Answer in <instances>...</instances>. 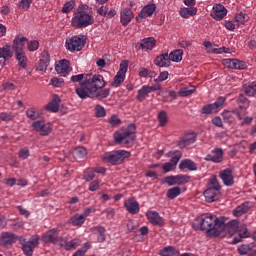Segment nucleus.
I'll return each mask as SVG.
<instances>
[{"instance_id":"obj_1","label":"nucleus","mask_w":256,"mask_h":256,"mask_svg":"<svg viewBox=\"0 0 256 256\" xmlns=\"http://www.w3.org/2000/svg\"><path fill=\"white\" fill-rule=\"evenodd\" d=\"M106 82L100 74H86L85 81L80 83V86L75 89L76 95L80 99H98L103 101L107 99L111 93V89L103 88Z\"/></svg>"},{"instance_id":"obj_2","label":"nucleus","mask_w":256,"mask_h":256,"mask_svg":"<svg viewBox=\"0 0 256 256\" xmlns=\"http://www.w3.org/2000/svg\"><path fill=\"white\" fill-rule=\"evenodd\" d=\"M192 227L195 231H205L207 237H219L225 231V221L213 214L206 213L196 217Z\"/></svg>"},{"instance_id":"obj_3","label":"nucleus","mask_w":256,"mask_h":256,"mask_svg":"<svg viewBox=\"0 0 256 256\" xmlns=\"http://www.w3.org/2000/svg\"><path fill=\"white\" fill-rule=\"evenodd\" d=\"M93 23H95L93 9L87 4L78 8L71 21L72 27H76V29H85V27H89Z\"/></svg>"},{"instance_id":"obj_4","label":"nucleus","mask_w":256,"mask_h":256,"mask_svg":"<svg viewBox=\"0 0 256 256\" xmlns=\"http://www.w3.org/2000/svg\"><path fill=\"white\" fill-rule=\"evenodd\" d=\"M137 131V126L135 124H129L125 130L115 132L114 140L118 145H126V147H131L137 139L135 134Z\"/></svg>"},{"instance_id":"obj_5","label":"nucleus","mask_w":256,"mask_h":256,"mask_svg":"<svg viewBox=\"0 0 256 256\" xmlns=\"http://www.w3.org/2000/svg\"><path fill=\"white\" fill-rule=\"evenodd\" d=\"M221 195V184L217 180V176L213 175L208 179V188L204 191V197L207 203L217 201Z\"/></svg>"},{"instance_id":"obj_6","label":"nucleus","mask_w":256,"mask_h":256,"mask_svg":"<svg viewBox=\"0 0 256 256\" xmlns=\"http://www.w3.org/2000/svg\"><path fill=\"white\" fill-rule=\"evenodd\" d=\"M39 235H33L27 239L23 236L18 237L17 241H19L20 245H22V251L26 256H33V251L39 245Z\"/></svg>"},{"instance_id":"obj_7","label":"nucleus","mask_w":256,"mask_h":256,"mask_svg":"<svg viewBox=\"0 0 256 256\" xmlns=\"http://www.w3.org/2000/svg\"><path fill=\"white\" fill-rule=\"evenodd\" d=\"M131 157V152L127 150H117L114 153H105L103 161L110 163L111 165H121L125 159Z\"/></svg>"},{"instance_id":"obj_8","label":"nucleus","mask_w":256,"mask_h":256,"mask_svg":"<svg viewBox=\"0 0 256 256\" xmlns=\"http://www.w3.org/2000/svg\"><path fill=\"white\" fill-rule=\"evenodd\" d=\"M167 157H172L169 162H166L163 164L162 168L165 173H169V171H173L174 167H177V163L181 160V157H183V153L181 151H169L167 153Z\"/></svg>"},{"instance_id":"obj_9","label":"nucleus","mask_w":256,"mask_h":256,"mask_svg":"<svg viewBox=\"0 0 256 256\" xmlns=\"http://www.w3.org/2000/svg\"><path fill=\"white\" fill-rule=\"evenodd\" d=\"M65 47L71 52L81 51L85 47V39L81 36H73L72 38L66 39Z\"/></svg>"},{"instance_id":"obj_10","label":"nucleus","mask_w":256,"mask_h":256,"mask_svg":"<svg viewBox=\"0 0 256 256\" xmlns=\"http://www.w3.org/2000/svg\"><path fill=\"white\" fill-rule=\"evenodd\" d=\"M127 67H129L128 62H121L120 69L114 77L113 82L111 83L112 87H120L121 83L125 81V73H127Z\"/></svg>"},{"instance_id":"obj_11","label":"nucleus","mask_w":256,"mask_h":256,"mask_svg":"<svg viewBox=\"0 0 256 256\" xmlns=\"http://www.w3.org/2000/svg\"><path fill=\"white\" fill-rule=\"evenodd\" d=\"M32 127L34 131H37L38 133H40L42 137L49 135L53 129V127L51 126V123H45V121H41V120L33 122Z\"/></svg>"},{"instance_id":"obj_12","label":"nucleus","mask_w":256,"mask_h":256,"mask_svg":"<svg viewBox=\"0 0 256 256\" xmlns=\"http://www.w3.org/2000/svg\"><path fill=\"white\" fill-rule=\"evenodd\" d=\"M42 241L44 243H52L53 245H59V229L53 228L48 230L42 235Z\"/></svg>"},{"instance_id":"obj_13","label":"nucleus","mask_w":256,"mask_h":256,"mask_svg":"<svg viewBox=\"0 0 256 256\" xmlns=\"http://www.w3.org/2000/svg\"><path fill=\"white\" fill-rule=\"evenodd\" d=\"M219 177L222 180L223 184L226 185V187H232V185L235 183L233 177V170H231V168H226L220 171Z\"/></svg>"},{"instance_id":"obj_14","label":"nucleus","mask_w":256,"mask_h":256,"mask_svg":"<svg viewBox=\"0 0 256 256\" xmlns=\"http://www.w3.org/2000/svg\"><path fill=\"white\" fill-rule=\"evenodd\" d=\"M247 237H251V232L247 229V225H239L238 235L233 238L232 245H237V243H241L242 239H247Z\"/></svg>"},{"instance_id":"obj_15","label":"nucleus","mask_w":256,"mask_h":256,"mask_svg":"<svg viewBox=\"0 0 256 256\" xmlns=\"http://www.w3.org/2000/svg\"><path fill=\"white\" fill-rule=\"evenodd\" d=\"M19 239V236L11 232H3L0 235V245L1 247H7V245H13Z\"/></svg>"},{"instance_id":"obj_16","label":"nucleus","mask_w":256,"mask_h":256,"mask_svg":"<svg viewBox=\"0 0 256 256\" xmlns=\"http://www.w3.org/2000/svg\"><path fill=\"white\" fill-rule=\"evenodd\" d=\"M124 207L128 213L131 215H137L139 213V202L135 199V197H131L124 202Z\"/></svg>"},{"instance_id":"obj_17","label":"nucleus","mask_w":256,"mask_h":256,"mask_svg":"<svg viewBox=\"0 0 256 256\" xmlns=\"http://www.w3.org/2000/svg\"><path fill=\"white\" fill-rule=\"evenodd\" d=\"M195 141H197V135L195 133H188L178 141L177 146L180 149H185L188 145H193Z\"/></svg>"},{"instance_id":"obj_18","label":"nucleus","mask_w":256,"mask_h":256,"mask_svg":"<svg viewBox=\"0 0 256 256\" xmlns=\"http://www.w3.org/2000/svg\"><path fill=\"white\" fill-rule=\"evenodd\" d=\"M155 9H157L155 4L145 6L136 17L137 23H141V21H143V19H147V17H151V15L155 13Z\"/></svg>"},{"instance_id":"obj_19","label":"nucleus","mask_w":256,"mask_h":256,"mask_svg":"<svg viewBox=\"0 0 256 256\" xmlns=\"http://www.w3.org/2000/svg\"><path fill=\"white\" fill-rule=\"evenodd\" d=\"M223 65L228 67V69H247V64L241 60L237 59H225L223 60Z\"/></svg>"},{"instance_id":"obj_20","label":"nucleus","mask_w":256,"mask_h":256,"mask_svg":"<svg viewBox=\"0 0 256 256\" xmlns=\"http://www.w3.org/2000/svg\"><path fill=\"white\" fill-rule=\"evenodd\" d=\"M212 153L213 155L207 154L205 156V161H211L212 163H221L223 161V149L214 148Z\"/></svg>"},{"instance_id":"obj_21","label":"nucleus","mask_w":256,"mask_h":256,"mask_svg":"<svg viewBox=\"0 0 256 256\" xmlns=\"http://www.w3.org/2000/svg\"><path fill=\"white\" fill-rule=\"evenodd\" d=\"M225 15H227V9L225 8V6H223V4H216L213 7V11L211 13V17H213V19H215L216 21H221V19H223Z\"/></svg>"},{"instance_id":"obj_22","label":"nucleus","mask_w":256,"mask_h":256,"mask_svg":"<svg viewBox=\"0 0 256 256\" xmlns=\"http://www.w3.org/2000/svg\"><path fill=\"white\" fill-rule=\"evenodd\" d=\"M25 43H27V38L17 36L13 41L12 49L15 54L25 53Z\"/></svg>"},{"instance_id":"obj_23","label":"nucleus","mask_w":256,"mask_h":256,"mask_svg":"<svg viewBox=\"0 0 256 256\" xmlns=\"http://www.w3.org/2000/svg\"><path fill=\"white\" fill-rule=\"evenodd\" d=\"M146 217L152 225H157L158 227H163V218L160 217L157 211H148Z\"/></svg>"},{"instance_id":"obj_24","label":"nucleus","mask_w":256,"mask_h":256,"mask_svg":"<svg viewBox=\"0 0 256 256\" xmlns=\"http://www.w3.org/2000/svg\"><path fill=\"white\" fill-rule=\"evenodd\" d=\"M69 65H71L69 60H66V59L60 60L58 64H56V67H55L56 72L59 75H62V77H67V75L69 74Z\"/></svg>"},{"instance_id":"obj_25","label":"nucleus","mask_w":256,"mask_h":256,"mask_svg":"<svg viewBox=\"0 0 256 256\" xmlns=\"http://www.w3.org/2000/svg\"><path fill=\"white\" fill-rule=\"evenodd\" d=\"M154 64L157 65V67H169V65H171L169 53H163L157 56L154 60Z\"/></svg>"},{"instance_id":"obj_26","label":"nucleus","mask_w":256,"mask_h":256,"mask_svg":"<svg viewBox=\"0 0 256 256\" xmlns=\"http://www.w3.org/2000/svg\"><path fill=\"white\" fill-rule=\"evenodd\" d=\"M133 17H135V14H133L131 9H124L120 14V22L123 27H127L131 23Z\"/></svg>"},{"instance_id":"obj_27","label":"nucleus","mask_w":256,"mask_h":256,"mask_svg":"<svg viewBox=\"0 0 256 256\" xmlns=\"http://www.w3.org/2000/svg\"><path fill=\"white\" fill-rule=\"evenodd\" d=\"M178 169H180V171H185V169H187V171H197V163L191 159H183L180 161Z\"/></svg>"},{"instance_id":"obj_28","label":"nucleus","mask_w":256,"mask_h":256,"mask_svg":"<svg viewBox=\"0 0 256 256\" xmlns=\"http://www.w3.org/2000/svg\"><path fill=\"white\" fill-rule=\"evenodd\" d=\"M51 58L49 57V52L43 51L40 56L38 71H47Z\"/></svg>"},{"instance_id":"obj_29","label":"nucleus","mask_w":256,"mask_h":256,"mask_svg":"<svg viewBox=\"0 0 256 256\" xmlns=\"http://www.w3.org/2000/svg\"><path fill=\"white\" fill-rule=\"evenodd\" d=\"M251 209V202L246 201L233 210L234 217H241Z\"/></svg>"},{"instance_id":"obj_30","label":"nucleus","mask_w":256,"mask_h":256,"mask_svg":"<svg viewBox=\"0 0 256 256\" xmlns=\"http://www.w3.org/2000/svg\"><path fill=\"white\" fill-rule=\"evenodd\" d=\"M59 103H61V98L56 96L51 102L44 106V109H46V111H50L51 113H57V111H59Z\"/></svg>"},{"instance_id":"obj_31","label":"nucleus","mask_w":256,"mask_h":256,"mask_svg":"<svg viewBox=\"0 0 256 256\" xmlns=\"http://www.w3.org/2000/svg\"><path fill=\"white\" fill-rule=\"evenodd\" d=\"M225 229L228 231V235L230 237H233V235H235V233H237V231L239 230V222L236 220H231L230 222L225 224L224 231Z\"/></svg>"},{"instance_id":"obj_32","label":"nucleus","mask_w":256,"mask_h":256,"mask_svg":"<svg viewBox=\"0 0 256 256\" xmlns=\"http://www.w3.org/2000/svg\"><path fill=\"white\" fill-rule=\"evenodd\" d=\"M179 14L183 17V19H189V17H194L197 15V7H188V8H181Z\"/></svg>"},{"instance_id":"obj_33","label":"nucleus","mask_w":256,"mask_h":256,"mask_svg":"<svg viewBox=\"0 0 256 256\" xmlns=\"http://www.w3.org/2000/svg\"><path fill=\"white\" fill-rule=\"evenodd\" d=\"M161 256H179L180 252L179 249L175 248L174 246H167L160 250Z\"/></svg>"},{"instance_id":"obj_34","label":"nucleus","mask_w":256,"mask_h":256,"mask_svg":"<svg viewBox=\"0 0 256 256\" xmlns=\"http://www.w3.org/2000/svg\"><path fill=\"white\" fill-rule=\"evenodd\" d=\"M243 91L248 95V97H253L256 95V82H248L243 85Z\"/></svg>"},{"instance_id":"obj_35","label":"nucleus","mask_w":256,"mask_h":256,"mask_svg":"<svg viewBox=\"0 0 256 256\" xmlns=\"http://www.w3.org/2000/svg\"><path fill=\"white\" fill-rule=\"evenodd\" d=\"M155 43L156 40L153 37L144 38L141 40L140 47L151 51L155 47Z\"/></svg>"},{"instance_id":"obj_36","label":"nucleus","mask_w":256,"mask_h":256,"mask_svg":"<svg viewBox=\"0 0 256 256\" xmlns=\"http://www.w3.org/2000/svg\"><path fill=\"white\" fill-rule=\"evenodd\" d=\"M73 156L76 161H79L80 159H85V157H87V149L83 146H78L73 151Z\"/></svg>"},{"instance_id":"obj_37","label":"nucleus","mask_w":256,"mask_h":256,"mask_svg":"<svg viewBox=\"0 0 256 256\" xmlns=\"http://www.w3.org/2000/svg\"><path fill=\"white\" fill-rule=\"evenodd\" d=\"M13 57V50H11L10 45H4L3 48L0 47V59H11Z\"/></svg>"},{"instance_id":"obj_38","label":"nucleus","mask_w":256,"mask_h":256,"mask_svg":"<svg viewBox=\"0 0 256 256\" xmlns=\"http://www.w3.org/2000/svg\"><path fill=\"white\" fill-rule=\"evenodd\" d=\"M234 115H236V117H238L239 121L241 122V127H245V125H251V123H253V117L251 116H246L243 118V116L241 115V112L234 110L233 111Z\"/></svg>"},{"instance_id":"obj_39","label":"nucleus","mask_w":256,"mask_h":256,"mask_svg":"<svg viewBox=\"0 0 256 256\" xmlns=\"http://www.w3.org/2000/svg\"><path fill=\"white\" fill-rule=\"evenodd\" d=\"M149 85L143 86L140 90H138V94L136 96L137 101L143 102L144 99H147L149 97Z\"/></svg>"},{"instance_id":"obj_40","label":"nucleus","mask_w":256,"mask_h":256,"mask_svg":"<svg viewBox=\"0 0 256 256\" xmlns=\"http://www.w3.org/2000/svg\"><path fill=\"white\" fill-rule=\"evenodd\" d=\"M90 231H97L99 233V235L97 237L98 243H103L105 241V239H106L105 227H103V226H94V227L90 228Z\"/></svg>"},{"instance_id":"obj_41","label":"nucleus","mask_w":256,"mask_h":256,"mask_svg":"<svg viewBox=\"0 0 256 256\" xmlns=\"http://www.w3.org/2000/svg\"><path fill=\"white\" fill-rule=\"evenodd\" d=\"M15 55H16V60L18 61L19 67H21V69H27V55L25 54V52H20Z\"/></svg>"},{"instance_id":"obj_42","label":"nucleus","mask_w":256,"mask_h":256,"mask_svg":"<svg viewBox=\"0 0 256 256\" xmlns=\"http://www.w3.org/2000/svg\"><path fill=\"white\" fill-rule=\"evenodd\" d=\"M202 115H213L219 113V110L214 106V104H207L201 109Z\"/></svg>"},{"instance_id":"obj_43","label":"nucleus","mask_w":256,"mask_h":256,"mask_svg":"<svg viewBox=\"0 0 256 256\" xmlns=\"http://www.w3.org/2000/svg\"><path fill=\"white\" fill-rule=\"evenodd\" d=\"M169 57L170 61H174V63H179L183 59V50H174L169 54Z\"/></svg>"},{"instance_id":"obj_44","label":"nucleus","mask_w":256,"mask_h":256,"mask_svg":"<svg viewBox=\"0 0 256 256\" xmlns=\"http://www.w3.org/2000/svg\"><path fill=\"white\" fill-rule=\"evenodd\" d=\"M71 223L76 227H81L85 223V216L83 214H76L70 218Z\"/></svg>"},{"instance_id":"obj_45","label":"nucleus","mask_w":256,"mask_h":256,"mask_svg":"<svg viewBox=\"0 0 256 256\" xmlns=\"http://www.w3.org/2000/svg\"><path fill=\"white\" fill-rule=\"evenodd\" d=\"M26 115L28 119H31L32 121H35L41 117V112L37 111L35 108H28L26 110Z\"/></svg>"},{"instance_id":"obj_46","label":"nucleus","mask_w":256,"mask_h":256,"mask_svg":"<svg viewBox=\"0 0 256 256\" xmlns=\"http://www.w3.org/2000/svg\"><path fill=\"white\" fill-rule=\"evenodd\" d=\"M166 195H167L168 199H177V197H179V195H181V188H179L177 186L170 188L167 191Z\"/></svg>"},{"instance_id":"obj_47","label":"nucleus","mask_w":256,"mask_h":256,"mask_svg":"<svg viewBox=\"0 0 256 256\" xmlns=\"http://www.w3.org/2000/svg\"><path fill=\"white\" fill-rule=\"evenodd\" d=\"M158 121H159V126L160 127H165L169 121V117L167 116V112L165 111H160L158 114Z\"/></svg>"},{"instance_id":"obj_48","label":"nucleus","mask_w":256,"mask_h":256,"mask_svg":"<svg viewBox=\"0 0 256 256\" xmlns=\"http://www.w3.org/2000/svg\"><path fill=\"white\" fill-rule=\"evenodd\" d=\"M251 247L252 244H242L238 246L237 251L239 255H247L248 253H251Z\"/></svg>"},{"instance_id":"obj_49","label":"nucleus","mask_w":256,"mask_h":256,"mask_svg":"<svg viewBox=\"0 0 256 256\" xmlns=\"http://www.w3.org/2000/svg\"><path fill=\"white\" fill-rule=\"evenodd\" d=\"M176 185H185V183H189L191 177L187 175H176Z\"/></svg>"},{"instance_id":"obj_50","label":"nucleus","mask_w":256,"mask_h":256,"mask_svg":"<svg viewBox=\"0 0 256 256\" xmlns=\"http://www.w3.org/2000/svg\"><path fill=\"white\" fill-rule=\"evenodd\" d=\"M31 3H33V0H20L17 4V7H19L23 11H29Z\"/></svg>"},{"instance_id":"obj_51","label":"nucleus","mask_w":256,"mask_h":256,"mask_svg":"<svg viewBox=\"0 0 256 256\" xmlns=\"http://www.w3.org/2000/svg\"><path fill=\"white\" fill-rule=\"evenodd\" d=\"M81 245V241L79 239H73L67 242L66 251H71V249H77Z\"/></svg>"},{"instance_id":"obj_52","label":"nucleus","mask_w":256,"mask_h":256,"mask_svg":"<svg viewBox=\"0 0 256 256\" xmlns=\"http://www.w3.org/2000/svg\"><path fill=\"white\" fill-rule=\"evenodd\" d=\"M75 7V1H68L62 7V13H71Z\"/></svg>"},{"instance_id":"obj_53","label":"nucleus","mask_w":256,"mask_h":256,"mask_svg":"<svg viewBox=\"0 0 256 256\" xmlns=\"http://www.w3.org/2000/svg\"><path fill=\"white\" fill-rule=\"evenodd\" d=\"M84 181H93L95 179V171L93 169L86 170L83 175Z\"/></svg>"},{"instance_id":"obj_54","label":"nucleus","mask_w":256,"mask_h":256,"mask_svg":"<svg viewBox=\"0 0 256 256\" xmlns=\"http://www.w3.org/2000/svg\"><path fill=\"white\" fill-rule=\"evenodd\" d=\"M195 93V89L182 88L179 90L178 95L180 97H189V95H193Z\"/></svg>"},{"instance_id":"obj_55","label":"nucleus","mask_w":256,"mask_h":256,"mask_svg":"<svg viewBox=\"0 0 256 256\" xmlns=\"http://www.w3.org/2000/svg\"><path fill=\"white\" fill-rule=\"evenodd\" d=\"M95 115L98 118L105 117L107 115V112L105 111V108L101 105H96L95 107Z\"/></svg>"},{"instance_id":"obj_56","label":"nucleus","mask_w":256,"mask_h":256,"mask_svg":"<svg viewBox=\"0 0 256 256\" xmlns=\"http://www.w3.org/2000/svg\"><path fill=\"white\" fill-rule=\"evenodd\" d=\"M235 19L239 25H245L247 22V14L240 12L236 15Z\"/></svg>"},{"instance_id":"obj_57","label":"nucleus","mask_w":256,"mask_h":256,"mask_svg":"<svg viewBox=\"0 0 256 256\" xmlns=\"http://www.w3.org/2000/svg\"><path fill=\"white\" fill-rule=\"evenodd\" d=\"M27 48L29 51H37V49H39V41L37 40L27 41Z\"/></svg>"},{"instance_id":"obj_58","label":"nucleus","mask_w":256,"mask_h":256,"mask_svg":"<svg viewBox=\"0 0 256 256\" xmlns=\"http://www.w3.org/2000/svg\"><path fill=\"white\" fill-rule=\"evenodd\" d=\"M109 124L111 127H117L118 125H121V119H119L117 115H112L109 119Z\"/></svg>"},{"instance_id":"obj_59","label":"nucleus","mask_w":256,"mask_h":256,"mask_svg":"<svg viewBox=\"0 0 256 256\" xmlns=\"http://www.w3.org/2000/svg\"><path fill=\"white\" fill-rule=\"evenodd\" d=\"M18 155H19L20 159H29V156L31 154L29 153V148L25 147L19 151Z\"/></svg>"},{"instance_id":"obj_60","label":"nucleus","mask_w":256,"mask_h":256,"mask_svg":"<svg viewBox=\"0 0 256 256\" xmlns=\"http://www.w3.org/2000/svg\"><path fill=\"white\" fill-rule=\"evenodd\" d=\"M214 107L216 108L217 111H219V107H223V105L225 104V97L220 96L217 98V100L215 101Z\"/></svg>"},{"instance_id":"obj_61","label":"nucleus","mask_w":256,"mask_h":256,"mask_svg":"<svg viewBox=\"0 0 256 256\" xmlns=\"http://www.w3.org/2000/svg\"><path fill=\"white\" fill-rule=\"evenodd\" d=\"M126 227L129 233H137V224H135L133 221H129L126 224Z\"/></svg>"},{"instance_id":"obj_62","label":"nucleus","mask_w":256,"mask_h":256,"mask_svg":"<svg viewBox=\"0 0 256 256\" xmlns=\"http://www.w3.org/2000/svg\"><path fill=\"white\" fill-rule=\"evenodd\" d=\"M164 183L172 187L173 185H176V176H168L164 178Z\"/></svg>"},{"instance_id":"obj_63","label":"nucleus","mask_w":256,"mask_h":256,"mask_svg":"<svg viewBox=\"0 0 256 256\" xmlns=\"http://www.w3.org/2000/svg\"><path fill=\"white\" fill-rule=\"evenodd\" d=\"M50 85H52L53 87H61V85H63V80L54 77L50 80Z\"/></svg>"},{"instance_id":"obj_64","label":"nucleus","mask_w":256,"mask_h":256,"mask_svg":"<svg viewBox=\"0 0 256 256\" xmlns=\"http://www.w3.org/2000/svg\"><path fill=\"white\" fill-rule=\"evenodd\" d=\"M101 184L100 180H94L90 183L89 191H97L99 189V185Z\"/></svg>"}]
</instances>
